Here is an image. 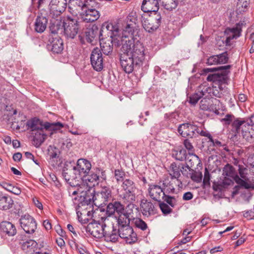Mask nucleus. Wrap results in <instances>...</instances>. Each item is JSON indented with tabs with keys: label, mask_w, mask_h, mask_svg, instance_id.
<instances>
[{
	"label": "nucleus",
	"mask_w": 254,
	"mask_h": 254,
	"mask_svg": "<svg viewBox=\"0 0 254 254\" xmlns=\"http://www.w3.org/2000/svg\"><path fill=\"white\" fill-rule=\"evenodd\" d=\"M202 175L201 173L197 174L196 173H191L190 176V178L191 179V180L195 182L199 183L201 181Z\"/></svg>",
	"instance_id": "nucleus-62"
},
{
	"label": "nucleus",
	"mask_w": 254,
	"mask_h": 254,
	"mask_svg": "<svg viewBox=\"0 0 254 254\" xmlns=\"http://www.w3.org/2000/svg\"><path fill=\"white\" fill-rule=\"evenodd\" d=\"M172 156L176 160L182 161L186 159L187 151L183 148L174 150L173 151Z\"/></svg>",
	"instance_id": "nucleus-40"
},
{
	"label": "nucleus",
	"mask_w": 254,
	"mask_h": 254,
	"mask_svg": "<svg viewBox=\"0 0 254 254\" xmlns=\"http://www.w3.org/2000/svg\"><path fill=\"white\" fill-rule=\"evenodd\" d=\"M13 200L11 197L4 195L2 193L0 196V209L6 210L12 208Z\"/></svg>",
	"instance_id": "nucleus-30"
},
{
	"label": "nucleus",
	"mask_w": 254,
	"mask_h": 254,
	"mask_svg": "<svg viewBox=\"0 0 254 254\" xmlns=\"http://www.w3.org/2000/svg\"><path fill=\"white\" fill-rule=\"evenodd\" d=\"M19 221L21 228L27 234H33L37 229L35 220L29 214L21 216Z\"/></svg>",
	"instance_id": "nucleus-13"
},
{
	"label": "nucleus",
	"mask_w": 254,
	"mask_h": 254,
	"mask_svg": "<svg viewBox=\"0 0 254 254\" xmlns=\"http://www.w3.org/2000/svg\"><path fill=\"white\" fill-rule=\"evenodd\" d=\"M111 197V190L109 187L104 186L102 188L100 191L95 193L94 204L98 207H103L107 204Z\"/></svg>",
	"instance_id": "nucleus-11"
},
{
	"label": "nucleus",
	"mask_w": 254,
	"mask_h": 254,
	"mask_svg": "<svg viewBox=\"0 0 254 254\" xmlns=\"http://www.w3.org/2000/svg\"><path fill=\"white\" fill-rule=\"evenodd\" d=\"M234 181H235L238 185L235 186L233 188V190L232 192V196L233 197L239 193V190L241 188H244L245 189H254V185L253 184L247 182L245 180L240 178L238 175H236L235 176Z\"/></svg>",
	"instance_id": "nucleus-25"
},
{
	"label": "nucleus",
	"mask_w": 254,
	"mask_h": 254,
	"mask_svg": "<svg viewBox=\"0 0 254 254\" xmlns=\"http://www.w3.org/2000/svg\"><path fill=\"white\" fill-rule=\"evenodd\" d=\"M75 18H72L70 16H67L63 22L64 35L67 38H74L79 30L83 26L79 19Z\"/></svg>",
	"instance_id": "nucleus-5"
},
{
	"label": "nucleus",
	"mask_w": 254,
	"mask_h": 254,
	"mask_svg": "<svg viewBox=\"0 0 254 254\" xmlns=\"http://www.w3.org/2000/svg\"><path fill=\"white\" fill-rule=\"evenodd\" d=\"M104 237L107 242H116L119 237V230L113 224L106 226Z\"/></svg>",
	"instance_id": "nucleus-26"
},
{
	"label": "nucleus",
	"mask_w": 254,
	"mask_h": 254,
	"mask_svg": "<svg viewBox=\"0 0 254 254\" xmlns=\"http://www.w3.org/2000/svg\"><path fill=\"white\" fill-rule=\"evenodd\" d=\"M125 176V172L122 169H116L114 171V177L118 183L123 182Z\"/></svg>",
	"instance_id": "nucleus-55"
},
{
	"label": "nucleus",
	"mask_w": 254,
	"mask_h": 254,
	"mask_svg": "<svg viewBox=\"0 0 254 254\" xmlns=\"http://www.w3.org/2000/svg\"><path fill=\"white\" fill-rule=\"evenodd\" d=\"M37 243L33 240H29L21 244V248L23 250L29 251L36 247Z\"/></svg>",
	"instance_id": "nucleus-42"
},
{
	"label": "nucleus",
	"mask_w": 254,
	"mask_h": 254,
	"mask_svg": "<svg viewBox=\"0 0 254 254\" xmlns=\"http://www.w3.org/2000/svg\"><path fill=\"white\" fill-rule=\"evenodd\" d=\"M109 23L103 24L102 27L99 29L96 25H93L90 28H87L85 31V37L87 42L92 43L97 41H101L104 39L103 33L108 32L106 26Z\"/></svg>",
	"instance_id": "nucleus-7"
},
{
	"label": "nucleus",
	"mask_w": 254,
	"mask_h": 254,
	"mask_svg": "<svg viewBox=\"0 0 254 254\" xmlns=\"http://www.w3.org/2000/svg\"><path fill=\"white\" fill-rule=\"evenodd\" d=\"M183 144L185 148L189 151V154L190 155H193L196 158H198V157L196 154H193L194 150L193 146L188 139H185L184 140Z\"/></svg>",
	"instance_id": "nucleus-53"
},
{
	"label": "nucleus",
	"mask_w": 254,
	"mask_h": 254,
	"mask_svg": "<svg viewBox=\"0 0 254 254\" xmlns=\"http://www.w3.org/2000/svg\"><path fill=\"white\" fill-rule=\"evenodd\" d=\"M131 220L132 219L126 215L124 213L119 214L117 221L118 224H119V227L121 226L129 225Z\"/></svg>",
	"instance_id": "nucleus-43"
},
{
	"label": "nucleus",
	"mask_w": 254,
	"mask_h": 254,
	"mask_svg": "<svg viewBox=\"0 0 254 254\" xmlns=\"http://www.w3.org/2000/svg\"><path fill=\"white\" fill-rule=\"evenodd\" d=\"M230 69H225L218 71V77L217 81L219 84H225L227 83L228 80V75L230 72Z\"/></svg>",
	"instance_id": "nucleus-34"
},
{
	"label": "nucleus",
	"mask_w": 254,
	"mask_h": 254,
	"mask_svg": "<svg viewBox=\"0 0 254 254\" xmlns=\"http://www.w3.org/2000/svg\"><path fill=\"white\" fill-rule=\"evenodd\" d=\"M206 64L208 65L218 64L215 55L209 57L207 59Z\"/></svg>",
	"instance_id": "nucleus-64"
},
{
	"label": "nucleus",
	"mask_w": 254,
	"mask_h": 254,
	"mask_svg": "<svg viewBox=\"0 0 254 254\" xmlns=\"http://www.w3.org/2000/svg\"><path fill=\"white\" fill-rule=\"evenodd\" d=\"M121 64L124 71L127 73H131L134 68H138L141 65H136L135 60L130 56H127V54L124 53L120 56Z\"/></svg>",
	"instance_id": "nucleus-16"
},
{
	"label": "nucleus",
	"mask_w": 254,
	"mask_h": 254,
	"mask_svg": "<svg viewBox=\"0 0 254 254\" xmlns=\"http://www.w3.org/2000/svg\"><path fill=\"white\" fill-rule=\"evenodd\" d=\"M121 51L127 56L131 57L136 62V65H141L143 61L144 60V47L143 44L139 40H130L127 39L125 40V43L121 44Z\"/></svg>",
	"instance_id": "nucleus-3"
},
{
	"label": "nucleus",
	"mask_w": 254,
	"mask_h": 254,
	"mask_svg": "<svg viewBox=\"0 0 254 254\" xmlns=\"http://www.w3.org/2000/svg\"><path fill=\"white\" fill-rule=\"evenodd\" d=\"M182 166H183V169L181 168V173H182L184 176H186L187 178H190L191 173H189V171H193V170L190 169V168L187 164L185 165L182 163Z\"/></svg>",
	"instance_id": "nucleus-61"
},
{
	"label": "nucleus",
	"mask_w": 254,
	"mask_h": 254,
	"mask_svg": "<svg viewBox=\"0 0 254 254\" xmlns=\"http://www.w3.org/2000/svg\"><path fill=\"white\" fill-rule=\"evenodd\" d=\"M134 225L138 228L144 231L147 228V224L142 219L138 218L133 220Z\"/></svg>",
	"instance_id": "nucleus-54"
},
{
	"label": "nucleus",
	"mask_w": 254,
	"mask_h": 254,
	"mask_svg": "<svg viewBox=\"0 0 254 254\" xmlns=\"http://www.w3.org/2000/svg\"><path fill=\"white\" fill-rule=\"evenodd\" d=\"M231 31L232 33V35L227 37L225 40V44L227 46L230 45V42L232 39L236 38L237 37L239 36V35H238V36L236 35V33L239 32V30L238 28H232L231 29Z\"/></svg>",
	"instance_id": "nucleus-57"
},
{
	"label": "nucleus",
	"mask_w": 254,
	"mask_h": 254,
	"mask_svg": "<svg viewBox=\"0 0 254 254\" xmlns=\"http://www.w3.org/2000/svg\"><path fill=\"white\" fill-rule=\"evenodd\" d=\"M111 38V43L104 42L102 46H101V50L103 52V53L106 55H109L110 54L113 49V46H115L114 44H113V43L112 42V38L109 37Z\"/></svg>",
	"instance_id": "nucleus-46"
},
{
	"label": "nucleus",
	"mask_w": 254,
	"mask_h": 254,
	"mask_svg": "<svg viewBox=\"0 0 254 254\" xmlns=\"http://www.w3.org/2000/svg\"><path fill=\"white\" fill-rule=\"evenodd\" d=\"M122 187L124 190L122 197L124 202H134L137 190L135 183L129 179H127L124 180Z\"/></svg>",
	"instance_id": "nucleus-8"
},
{
	"label": "nucleus",
	"mask_w": 254,
	"mask_h": 254,
	"mask_svg": "<svg viewBox=\"0 0 254 254\" xmlns=\"http://www.w3.org/2000/svg\"><path fill=\"white\" fill-rule=\"evenodd\" d=\"M178 131L183 137L192 138L196 137L198 134L201 135L200 132L204 131L200 129L196 125L190 123H184L179 126Z\"/></svg>",
	"instance_id": "nucleus-9"
},
{
	"label": "nucleus",
	"mask_w": 254,
	"mask_h": 254,
	"mask_svg": "<svg viewBox=\"0 0 254 254\" xmlns=\"http://www.w3.org/2000/svg\"><path fill=\"white\" fill-rule=\"evenodd\" d=\"M0 230L8 236H13L16 234V229L14 224L8 221H2L0 223Z\"/></svg>",
	"instance_id": "nucleus-29"
},
{
	"label": "nucleus",
	"mask_w": 254,
	"mask_h": 254,
	"mask_svg": "<svg viewBox=\"0 0 254 254\" xmlns=\"http://www.w3.org/2000/svg\"><path fill=\"white\" fill-rule=\"evenodd\" d=\"M114 206L115 208V212H117L118 215L121 214L125 211V206L120 201H115L114 202Z\"/></svg>",
	"instance_id": "nucleus-56"
},
{
	"label": "nucleus",
	"mask_w": 254,
	"mask_h": 254,
	"mask_svg": "<svg viewBox=\"0 0 254 254\" xmlns=\"http://www.w3.org/2000/svg\"><path fill=\"white\" fill-rule=\"evenodd\" d=\"M138 25H134L132 23H127L123 31L119 29L118 25L111 23L107 25L106 28L108 32V36L112 38V42L116 47H119L121 44L125 43V40L127 39L130 40H136L135 38L134 33L135 30H137Z\"/></svg>",
	"instance_id": "nucleus-1"
},
{
	"label": "nucleus",
	"mask_w": 254,
	"mask_h": 254,
	"mask_svg": "<svg viewBox=\"0 0 254 254\" xmlns=\"http://www.w3.org/2000/svg\"><path fill=\"white\" fill-rule=\"evenodd\" d=\"M106 212H107V213L109 216L115 214V208L114 202L109 203L108 204V205L107 206Z\"/></svg>",
	"instance_id": "nucleus-63"
},
{
	"label": "nucleus",
	"mask_w": 254,
	"mask_h": 254,
	"mask_svg": "<svg viewBox=\"0 0 254 254\" xmlns=\"http://www.w3.org/2000/svg\"><path fill=\"white\" fill-rule=\"evenodd\" d=\"M254 114L245 118H236L232 123V130L235 133H241L243 137L247 141L254 142Z\"/></svg>",
	"instance_id": "nucleus-2"
},
{
	"label": "nucleus",
	"mask_w": 254,
	"mask_h": 254,
	"mask_svg": "<svg viewBox=\"0 0 254 254\" xmlns=\"http://www.w3.org/2000/svg\"><path fill=\"white\" fill-rule=\"evenodd\" d=\"M100 169L97 168L95 172H89V173L86 174L81 180L85 182L89 188H93L98 185L100 182Z\"/></svg>",
	"instance_id": "nucleus-22"
},
{
	"label": "nucleus",
	"mask_w": 254,
	"mask_h": 254,
	"mask_svg": "<svg viewBox=\"0 0 254 254\" xmlns=\"http://www.w3.org/2000/svg\"><path fill=\"white\" fill-rule=\"evenodd\" d=\"M91 64L96 71H101L103 68V59L101 50L98 48H94L90 55Z\"/></svg>",
	"instance_id": "nucleus-15"
},
{
	"label": "nucleus",
	"mask_w": 254,
	"mask_h": 254,
	"mask_svg": "<svg viewBox=\"0 0 254 254\" xmlns=\"http://www.w3.org/2000/svg\"><path fill=\"white\" fill-rule=\"evenodd\" d=\"M48 18L41 14L39 15L34 23V29L38 33H43L46 29L48 24Z\"/></svg>",
	"instance_id": "nucleus-28"
},
{
	"label": "nucleus",
	"mask_w": 254,
	"mask_h": 254,
	"mask_svg": "<svg viewBox=\"0 0 254 254\" xmlns=\"http://www.w3.org/2000/svg\"><path fill=\"white\" fill-rule=\"evenodd\" d=\"M161 1L163 7L169 11L175 9L178 4L177 0H161Z\"/></svg>",
	"instance_id": "nucleus-39"
},
{
	"label": "nucleus",
	"mask_w": 254,
	"mask_h": 254,
	"mask_svg": "<svg viewBox=\"0 0 254 254\" xmlns=\"http://www.w3.org/2000/svg\"><path fill=\"white\" fill-rule=\"evenodd\" d=\"M59 23V22H58L57 23H53L50 26V30L52 34H57L58 33L59 31L61 29L62 30V29L61 28V25Z\"/></svg>",
	"instance_id": "nucleus-58"
},
{
	"label": "nucleus",
	"mask_w": 254,
	"mask_h": 254,
	"mask_svg": "<svg viewBox=\"0 0 254 254\" xmlns=\"http://www.w3.org/2000/svg\"><path fill=\"white\" fill-rule=\"evenodd\" d=\"M157 203H153L146 199H143L140 202V210L144 216L149 217L157 213Z\"/></svg>",
	"instance_id": "nucleus-18"
},
{
	"label": "nucleus",
	"mask_w": 254,
	"mask_h": 254,
	"mask_svg": "<svg viewBox=\"0 0 254 254\" xmlns=\"http://www.w3.org/2000/svg\"><path fill=\"white\" fill-rule=\"evenodd\" d=\"M46 137L47 135L44 132V130L36 131L33 138L34 145L36 147H39L44 142Z\"/></svg>",
	"instance_id": "nucleus-32"
},
{
	"label": "nucleus",
	"mask_w": 254,
	"mask_h": 254,
	"mask_svg": "<svg viewBox=\"0 0 254 254\" xmlns=\"http://www.w3.org/2000/svg\"><path fill=\"white\" fill-rule=\"evenodd\" d=\"M200 133H201V136L207 137L209 139L208 142H210L213 146L220 147L223 146L222 143L220 141L214 139L209 132L205 131H201Z\"/></svg>",
	"instance_id": "nucleus-44"
},
{
	"label": "nucleus",
	"mask_w": 254,
	"mask_h": 254,
	"mask_svg": "<svg viewBox=\"0 0 254 254\" xmlns=\"http://www.w3.org/2000/svg\"><path fill=\"white\" fill-rule=\"evenodd\" d=\"M105 224L101 225L95 220L89 223L86 227V232H89L94 237L100 239L104 236L106 229Z\"/></svg>",
	"instance_id": "nucleus-14"
},
{
	"label": "nucleus",
	"mask_w": 254,
	"mask_h": 254,
	"mask_svg": "<svg viewBox=\"0 0 254 254\" xmlns=\"http://www.w3.org/2000/svg\"><path fill=\"white\" fill-rule=\"evenodd\" d=\"M173 180H171V181L169 182L166 180L163 181V185L164 188L163 189V190H164V193L165 194L174 193L175 192V188Z\"/></svg>",
	"instance_id": "nucleus-36"
},
{
	"label": "nucleus",
	"mask_w": 254,
	"mask_h": 254,
	"mask_svg": "<svg viewBox=\"0 0 254 254\" xmlns=\"http://www.w3.org/2000/svg\"><path fill=\"white\" fill-rule=\"evenodd\" d=\"M76 169V171L78 172L82 178L89 173L91 168L90 162L86 159L80 158L76 162V164L74 165Z\"/></svg>",
	"instance_id": "nucleus-24"
},
{
	"label": "nucleus",
	"mask_w": 254,
	"mask_h": 254,
	"mask_svg": "<svg viewBox=\"0 0 254 254\" xmlns=\"http://www.w3.org/2000/svg\"><path fill=\"white\" fill-rule=\"evenodd\" d=\"M218 64H225L228 63L229 60L227 52L215 55Z\"/></svg>",
	"instance_id": "nucleus-48"
},
{
	"label": "nucleus",
	"mask_w": 254,
	"mask_h": 254,
	"mask_svg": "<svg viewBox=\"0 0 254 254\" xmlns=\"http://www.w3.org/2000/svg\"><path fill=\"white\" fill-rule=\"evenodd\" d=\"M100 4L96 1L95 0H85L84 1V4L82 6H84V9H96L99 7Z\"/></svg>",
	"instance_id": "nucleus-47"
},
{
	"label": "nucleus",
	"mask_w": 254,
	"mask_h": 254,
	"mask_svg": "<svg viewBox=\"0 0 254 254\" xmlns=\"http://www.w3.org/2000/svg\"><path fill=\"white\" fill-rule=\"evenodd\" d=\"M26 126L27 129H30L32 131L44 130V129L55 131L63 128L64 125L60 122H44L40 119L34 117L27 121Z\"/></svg>",
	"instance_id": "nucleus-4"
},
{
	"label": "nucleus",
	"mask_w": 254,
	"mask_h": 254,
	"mask_svg": "<svg viewBox=\"0 0 254 254\" xmlns=\"http://www.w3.org/2000/svg\"><path fill=\"white\" fill-rule=\"evenodd\" d=\"M68 8L69 13L72 15L71 17L72 18H75V17H76L79 19L80 14L81 13H80V11L82 10L80 6L75 5L69 0Z\"/></svg>",
	"instance_id": "nucleus-33"
},
{
	"label": "nucleus",
	"mask_w": 254,
	"mask_h": 254,
	"mask_svg": "<svg viewBox=\"0 0 254 254\" xmlns=\"http://www.w3.org/2000/svg\"><path fill=\"white\" fill-rule=\"evenodd\" d=\"M129 204L125 207V211L124 213L127 215L128 217L130 218L131 219L134 220L135 219L133 211L137 210V208H136V205L133 204L134 202H128Z\"/></svg>",
	"instance_id": "nucleus-38"
},
{
	"label": "nucleus",
	"mask_w": 254,
	"mask_h": 254,
	"mask_svg": "<svg viewBox=\"0 0 254 254\" xmlns=\"http://www.w3.org/2000/svg\"><path fill=\"white\" fill-rule=\"evenodd\" d=\"M250 4V0H238L237 7V10L240 12L244 11Z\"/></svg>",
	"instance_id": "nucleus-51"
},
{
	"label": "nucleus",
	"mask_w": 254,
	"mask_h": 254,
	"mask_svg": "<svg viewBox=\"0 0 254 254\" xmlns=\"http://www.w3.org/2000/svg\"><path fill=\"white\" fill-rule=\"evenodd\" d=\"M148 190L150 197L158 202H160L163 197L165 196L163 189L157 185H149Z\"/></svg>",
	"instance_id": "nucleus-23"
},
{
	"label": "nucleus",
	"mask_w": 254,
	"mask_h": 254,
	"mask_svg": "<svg viewBox=\"0 0 254 254\" xmlns=\"http://www.w3.org/2000/svg\"><path fill=\"white\" fill-rule=\"evenodd\" d=\"M239 173L240 176V178L243 180H246L247 175L248 174V169L242 165H239Z\"/></svg>",
	"instance_id": "nucleus-59"
},
{
	"label": "nucleus",
	"mask_w": 254,
	"mask_h": 254,
	"mask_svg": "<svg viewBox=\"0 0 254 254\" xmlns=\"http://www.w3.org/2000/svg\"><path fill=\"white\" fill-rule=\"evenodd\" d=\"M47 48L54 53H61L64 49L63 40L58 36L55 37H50Z\"/></svg>",
	"instance_id": "nucleus-21"
},
{
	"label": "nucleus",
	"mask_w": 254,
	"mask_h": 254,
	"mask_svg": "<svg viewBox=\"0 0 254 254\" xmlns=\"http://www.w3.org/2000/svg\"><path fill=\"white\" fill-rule=\"evenodd\" d=\"M208 89H210L209 87L206 88L205 89H202L199 93H195L189 97V102L192 105H195L198 100L208 91Z\"/></svg>",
	"instance_id": "nucleus-37"
},
{
	"label": "nucleus",
	"mask_w": 254,
	"mask_h": 254,
	"mask_svg": "<svg viewBox=\"0 0 254 254\" xmlns=\"http://www.w3.org/2000/svg\"><path fill=\"white\" fill-rule=\"evenodd\" d=\"M131 22L134 25H138L137 14L135 11H132L127 16V22Z\"/></svg>",
	"instance_id": "nucleus-52"
},
{
	"label": "nucleus",
	"mask_w": 254,
	"mask_h": 254,
	"mask_svg": "<svg viewBox=\"0 0 254 254\" xmlns=\"http://www.w3.org/2000/svg\"><path fill=\"white\" fill-rule=\"evenodd\" d=\"M50 5L57 11L63 12L67 6V0H51Z\"/></svg>",
	"instance_id": "nucleus-31"
},
{
	"label": "nucleus",
	"mask_w": 254,
	"mask_h": 254,
	"mask_svg": "<svg viewBox=\"0 0 254 254\" xmlns=\"http://www.w3.org/2000/svg\"><path fill=\"white\" fill-rule=\"evenodd\" d=\"M83 11L84 12L80 14L79 17V20L82 24L84 22H93L97 20L100 17V12L97 9H89Z\"/></svg>",
	"instance_id": "nucleus-19"
},
{
	"label": "nucleus",
	"mask_w": 254,
	"mask_h": 254,
	"mask_svg": "<svg viewBox=\"0 0 254 254\" xmlns=\"http://www.w3.org/2000/svg\"><path fill=\"white\" fill-rule=\"evenodd\" d=\"M158 205L164 215H167L172 212L173 210L171 208V206L168 205L164 202L160 201V202H158Z\"/></svg>",
	"instance_id": "nucleus-49"
},
{
	"label": "nucleus",
	"mask_w": 254,
	"mask_h": 254,
	"mask_svg": "<svg viewBox=\"0 0 254 254\" xmlns=\"http://www.w3.org/2000/svg\"><path fill=\"white\" fill-rule=\"evenodd\" d=\"M210 175L207 168L205 169L203 184L204 186H210Z\"/></svg>",
	"instance_id": "nucleus-60"
},
{
	"label": "nucleus",
	"mask_w": 254,
	"mask_h": 254,
	"mask_svg": "<svg viewBox=\"0 0 254 254\" xmlns=\"http://www.w3.org/2000/svg\"><path fill=\"white\" fill-rule=\"evenodd\" d=\"M141 21L142 26L144 30L148 33H152L160 26L161 23V16L160 13H158L155 17L145 18L143 15H142Z\"/></svg>",
	"instance_id": "nucleus-10"
},
{
	"label": "nucleus",
	"mask_w": 254,
	"mask_h": 254,
	"mask_svg": "<svg viewBox=\"0 0 254 254\" xmlns=\"http://www.w3.org/2000/svg\"><path fill=\"white\" fill-rule=\"evenodd\" d=\"M232 67L231 65H227L225 66H220L216 67H212V68H204L202 69V74H207L209 72H213L215 73L216 72L219 71V70L225 69H230Z\"/></svg>",
	"instance_id": "nucleus-45"
},
{
	"label": "nucleus",
	"mask_w": 254,
	"mask_h": 254,
	"mask_svg": "<svg viewBox=\"0 0 254 254\" xmlns=\"http://www.w3.org/2000/svg\"><path fill=\"white\" fill-rule=\"evenodd\" d=\"M63 176L66 182L72 187L78 186L82 179L78 172L76 171V168L71 165V162L69 165L65 164L63 169Z\"/></svg>",
	"instance_id": "nucleus-6"
},
{
	"label": "nucleus",
	"mask_w": 254,
	"mask_h": 254,
	"mask_svg": "<svg viewBox=\"0 0 254 254\" xmlns=\"http://www.w3.org/2000/svg\"><path fill=\"white\" fill-rule=\"evenodd\" d=\"M161 0H143L141 6V10L146 13L154 12L155 15H157L159 8V2Z\"/></svg>",
	"instance_id": "nucleus-20"
},
{
	"label": "nucleus",
	"mask_w": 254,
	"mask_h": 254,
	"mask_svg": "<svg viewBox=\"0 0 254 254\" xmlns=\"http://www.w3.org/2000/svg\"><path fill=\"white\" fill-rule=\"evenodd\" d=\"M119 237L126 240L127 243L132 244L137 241L136 234L129 225L119 227Z\"/></svg>",
	"instance_id": "nucleus-12"
},
{
	"label": "nucleus",
	"mask_w": 254,
	"mask_h": 254,
	"mask_svg": "<svg viewBox=\"0 0 254 254\" xmlns=\"http://www.w3.org/2000/svg\"><path fill=\"white\" fill-rule=\"evenodd\" d=\"M162 199L166 202L167 204H169L171 207L174 208L177 205V200L175 196H171L169 194H165V196L163 197Z\"/></svg>",
	"instance_id": "nucleus-50"
},
{
	"label": "nucleus",
	"mask_w": 254,
	"mask_h": 254,
	"mask_svg": "<svg viewBox=\"0 0 254 254\" xmlns=\"http://www.w3.org/2000/svg\"><path fill=\"white\" fill-rule=\"evenodd\" d=\"M0 186L6 190L16 195H19L21 193V190L20 188L13 186L12 184L2 182L0 184Z\"/></svg>",
	"instance_id": "nucleus-35"
},
{
	"label": "nucleus",
	"mask_w": 254,
	"mask_h": 254,
	"mask_svg": "<svg viewBox=\"0 0 254 254\" xmlns=\"http://www.w3.org/2000/svg\"><path fill=\"white\" fill-rule=\"evenodd\" d=\"M95 195V190L94 188L88 189L87 190L82 191L80 193V204L83 205L94 204V195Z\"/></svg>",
	"instance_id": "nucleus-27"
},
{
	"label": "nucleus",
	"mask_w": 254,
	"mask_h": 254,
	"mask_svg": "<svg viewBox=\"0 0 254 254\" xmlns=\"http://www.w3.org/2000/svg\"><path fill=\"white\" fill-rule=\"evenodd\" d=\"M183 169L182 163H177L173 162L169 166L168 172L171 176V180L176 179L177 184H176L178 186L179 188H182L183 186L182 182L179 179L181 177V169Z\"/></svg>",
	"instance_id": "nucleus-17"
},
{
	"label": "nucleus",
	"mask_w": 254,
	"mask_h": 254,
	"mask_svg": "<svg viewBox=\"0 0 254 254\" xmlns=\"http://www.w3.org/2000/svg\"><path fill=\"white\" fill-rule=\"evenodd\" d=\"M237 174H235L234 168L229 164H227L223 169V175L233 178L234 180V177Z\"/></svg>",
	"instance_id": "nucleus-41"
}]
</instances>
